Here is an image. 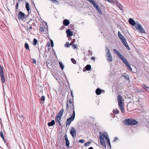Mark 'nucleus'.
Here are the masks:
<instances>
[{"label":"nucleus","mask_w":149,"mask_h":149,"mask_svg":"<svg viewBox=\"0 0 149 149\" xmlns=\"http://www.w3.org/2000/svg\"><path fill=\"white\" fill-rule=\"evenodd\" d=\"M99 137L100 143L101 145L103 147L106 148V146L104 140V138H105L107 140V143L109 144L110 143V140L107 133L106 132H103L102 133L101 132H100Z\"/></svg>","instance_id":"nucleus-1"},{"label":"nucleus","mask_w":149,"mask_h":149,"mask_svg":"<svg viewBox=\"0 0 149 149\" xmlns=\"http://www.w3.org/2000/svg\"><path fill=\"white\" fill-rule=\"evenodd\" d=\"M113 51L116 54L117 56L127 66L130 70L131 71H132V69L131 66L126 59L125 58V57L123 56L122 54H121L120 53H119V52L116 49H113Z\"/></svg>","instance_id":"nucleus-2"},{"label":"nucleus","mask_w":149,"mask_h":149,"mask_svg":"<svg viewBox=\"0 0 149 149\" xmlns=\"http://www.w3.org/2000/svg\"><path fill=\"white\" fill-rule=\"evenodd\" d=\"M63 111L64 110L63 109H61L58 114L57 115L55 119L56 123H58L60 125H61V124L60 123V121Z\"/></svg>","instance_id":"nucleus-3"},{"label":"nucleus","mask_w":149,"mask_h":149,"mask_svg":"<svg viewBox=\"0 0 149 149\" xmlns=\"http://www.w3.org/2000/svg\"><path fill=\"white\" fill-rule=\"evenodd\" d=\"M125 124L127 125H133L137 124V121L132 119H127L124 120Z\"/></svg>","instance_id":"nucleus-4"},{"label":"nucleus","mask_w":149,"mask_h":149,"mask_svg":"<svg viewBox=\"0 0 149 149\" xmlns=\"http://www.w3.org/2000/svg\"><path fill=\"white\" fill-rule=\"evenodd\" d=\"M75 113L74 109V111H73V113L71 115V116L68 118L66 121V126H67V125H70L71 123V121H73L75 118Z\"/></svg>","instance_id":"nucleus-5"},{"label":"nucleus","mask_w":149,"mask_h":149,"mask_svg":"<svg viewBox=\"0 0 149 149\" xmlns=\"http://www.w3.org/2000/svg\"><path fill=\"white\" fill-rule=\"evenodd\" d=\"M106 50L107 51L106 56L107 57V60L111 62L112 61V56L109 50L107 47H106Z\"/></svg>","instance_id":"nucleus-6"},{"label":"nucleus","mask_w":149,"mask_h":149,"mask_svg":"<svg viewBox=\"0 0 149 149\" xmlns=\"http://www.w3.org/2000/svg\"><path fill=\"white\" fill-rule=\"evenodd\" d=\"M0 77L1 82L3 84L5 82L6 78L4 76L3 68L1 65H0Z\"/></svg>","instance_id":"nucleus-7"},{"label":"nucleus","mask_w":149,"mask_h":149,"mask_svg":"<svg viewBox=\"0 0 149 149\" xmlns=\"http://www.w3.org/2000/svg\"><path fill=\"white\" fill-rule=\"evenodd\" d=\"M134 27L136 29L139 30L140 32L142 33H145V30L142 27L138 22H136V24Z\"/></svg>","instance_id":"nucleus-8"},{"label":"nucleus","mask_w":149,"mask_h":149,"mask_svg":"<svg viewBox=\"0 0 149 149\" xmlns=\"http://www.w3.org/2000/svg\"><path fill=\"white\" fill-rule=\"evenodd\" d=\"M76 131L74 127H71L70 133L72 136L74 138L76 136Z\"/></svg>","instance_id":"nucleus-9"},{"label":"nucleus","mask_w":149,"mask_h":149,"mask_svg":"<svg viewBox=\"0 0 149 149\" xmlns=\"http://www.w3.org/2000/svg\"><path fill=\"white\" fill-rule=\"evenodd\" d=\"M117 100L119 106L123 105V101L122 96L119 95L117 97Z\"/></svg>","instance_id":"nucleus-10"},{"label":"nucleus","mask_w":149,"mask_h":149,"mask_svg":"<svg viewBox=\"0 0 149 149\" xmlns=\"http://www.w3.org/2000/svg\"><path fill=\"white\" fill-rule=\"evenodd\" d=\"M93 5L97 11L98 13L100 14H102V12L100 8L95 1Z\"/></svg>","instance_id":"nucleus-11"},{"label":"nucleus","mask_w":149,"mask_h":149,"mask_svg":"<svg viewBox=\"0 0 149 149\" xmlns=\"http://www.w3.org/2000/svg\"><path fill=\"white\" fill-rule=\"evenodd\" d=\"M120 40L123 42V44L125 46V47L127 48L128 50L130 49L127 43L126 42V40L125 38V37L123 38Z\"/></svg>","instance_id":"nucleus-12"},{"label":"nucleus","mask_w":149,"mask_h":149,"mask_svg":"<svg viewBox=\"0 0 149 149\" xmlns=\"http://www.w3.org/2000/svg\"><path fill=\"white\" fill-rule=\"evenodd\" d=\"M26 15H25L24 13L21 11H20L18 15V19H24L26 17Z\"/></svg>","instance_id":"nucleus-13"},{"label":"nucleus","mask_w":149,"mask_h":149,"mask_svg":"<svg viewBox=\"0 0 149 149\" xmlns=\"http://www.w3.org/2000/svg\"><path fill=\"white\" fill-rule=\"evenodd\" d=\"M129 23V24L132 26H134L136 24V22H135L134 20V19H129L128 21Z\"/></svg>","instance_id":"nucleus-14"},{"label":"nucleus","mask_w":149,"mask_h":149,"mask_svg":"<svg viewBox=\"0 0 149 149\" xmlns=\"http://www.w3.org/2000/svg\"><path fill=\"white\" fill-rule=\"evenodd\" d=\"M65 140L66 142V146L67 147H68L69 146V145H70V143L69 141V140H68V139L67 138V135L66 134L65 135Z\"/></svg>","instance_id":"nucleus-15"},{"label":"nucleus","mask_w":149,"mask_h":149,"mask_svg":"<svg viewBox=\"0 0 149 149\" xmlns=\"http://www.w3.org/2000/svg\"><path fill=\"white\" fill-rule=\"evenodd\" d=\"M66 33L68 36H72L73 35V32L71 31L69 29H68L66 31Z\"/></svg>","instance_id":"nucleus-16"},{"label":"nucleus","mask_w":149,"mask_h":149,"mask_svg":"<svg viewBox=\"0 0 149 149\" xmlns=\"http://www.w3.org/2000/svg\"><path fill=\"white\" fill-rule=\"evenodd\" d=\"M21 0H17L16 2V4L15 6V10L17 11H18V5L20 3V1Z\"/></svg>","instance_id":"nucleus-17"},{"label":"nucleus","mask_w":149,"mask_h":149,"mask_svg":"<svg viewBox=\"0 0 149 149\" xmlns=\"http://www.w3.org/2000/svg\"><path fill=\"white\" fill-rule=\"evenodd\" d=\"M115 2L116 4L119 7V8L120 10H122L123 9L122 6L121 4L119 3L116 1H115Z\"/></svg>","instance_id":"nucleus-18"},{"label":"nucleus","mask_w":149,"mask_h":149,"mask_svg":"<svg viewBox=\"0 0 149 149\" xmlns=\"http://www.w3.org/2000/svg\"><path fill=\"white\" fill-rule=\"evenodd\" d=\"M69 23L70 22L67 19L64 20L63 21V24L65 26L68 25L69 24Z\"/></svg>","instance_id":"nucleus-19"},{"label":"nucleus","mask_w":149,"mask_h":149,"mask_svg":"<svg viewBox=\"0 0 149 149\" xmlns=\"http://www.w3.org/2000/svg\"><path fill=\"white\" fill-rule=\"evenodd\" d=\"M55 124V121L54 120H52V121L51 122L49 123H48V125L49 126H52L53 125H54Z\"/></svg>","instance_id":"nucleus-20"},{"label":"nucleus","mask_w":149,"mask_h":149,"mask_svg":"<svg viewBox=\"0 0 149 149\" xmlns=\"http://www.w3.org/2000/svg\"><path fill=\"white\" fill-rule=\"evenodd\" d=\"M95 92L97 95H99L101 93V90L99 88H97Z\"/></svg>","instance_id":"nucleus-21"},{"label":"nucleus","mask_w":149,"mask_h":149,"mask_svg":"<svg viewBox=\"0 0 149 149\" xmlns=\"http://www.w3.org/2000/svg\"><path fill=\"white\" fill-rule=\"evenodd\" d=\"M86 69L87 71H89L91 70V67L90 65H87L86 66Z\"/></svg>","instance_id":"nucleus-22"},{"label":"nucleus","mask_w":149,"mask_h":149,"mask_svg":"<svg viewBox=\"0 0 149 149\" xmlns=\"http://www.w3.org/2000/svg\"><path fill=\"white\" fill-rule=\"evenodd\" d=\"M26 8L27 11L29 12L30 10L29 5L28 3L26 2Z\"/></svg>","instance_id":"nucleus-23"},{"label":"nucleus","mask_w":149,"mask_h":149,"mask_svg":"<svg viewBox=\"0 0 149 149\" xmlns=\"http://www.w3.org/2000/svg\"><path fill=\"white\" fill-rule=\"evenodd\" d=\"M38 41L36 38H34L33 41V45L34 46H36L37 45Z\"/></svg>","instance_id":"nucleus-24"},{"label":"nucleus","mask_w":149,"mask_h":149,"mask_svg":"<svg viewBox=\"0 0 149 149\" xmlns=\"http://www.w3.org/2000/svg\"><path fill=\"white\" fill-rule=\"evenodd\" d=\"M119 106V107H120V108L121 111L123 113H124V111H125V109H124V107H123V105H121V106Z\"/></svg>","instance_id":"nucleus-25"},{"label":"nucleus","mask_w":149,"mask_h":149,"mask_svg":"<svg viewBox=\"0 0 149 149\" xmlns=\"http://www.w3.org/2000/svg\"><path fill=\"white\" fill-rule=\"evenodd\" d=\"M24 47L26 49H29V46L28 43H26L25 44Z\"/></svg>","instance_id":"nucleus-26"},{"label":"nucleus","mask_w":149,"mask_h":149,"mask_svg":"<svg viewBox=\"0 0 149 149\" xmlns=\"http://www.w3.org/2000/svg\"><path fill=\"white\" fill-rule=\"evenodd\" d=\"M59 64L60 67H61V69L63 70L64 68V66L62 64V63L61 62H59Z\"/></svg>","instance_id":"nucleus-27"},{"label":"nucleus","mask_w":149,"mask_h":149,"mask_svg":"<svg viewBox=\"0 0 149 149\" xmlns=\"http://www.w3.org/2000/svg\"><path fill=\"white\" fill-rule=\"evenodd\" d=\"M113 112L114 113L116 114H118L119 113V111L116 109H113Z\"/></svg>","instance_id":"nucleus-28"},{"label":"nucleus","mask_w":149,"mask_h":149,"mask_svg":"<svg viewBox=\"0 0 149 149\" xmlns=\"http://www.w3.org/2000/svg\"><path fill=\"white\" fill-rule=\"evenodd\" d=\"M123 76L126 78L127 79L129 80L130 79V77L128 75L124 74Z\"/></svg>","instance_id":"nucleus-29"},{"label":"nucleus","mask_w":149,"mask_h":149,"mask_svg":"<svg viewBox=\"0 0 149 149\" xmlns=\"http://www.w3.org/2000/svg\"><path fill=\"white\" fill-rule=\"evenodd\" d=\"M107 1L111 3L114 4H115L116 3L115 1H114L113 0H107Z\"/></svg>","instance_id":"nucleus-30"},{"label":"nucleus","mask_w":149,"mask_h":149,"mask_svg":"<svg viewBox=\"0 0 149 149\" xmlns=\"http://www.w3.org/2000/svg\"><path fill=\"white\" fill-rule=\"evenodd\" d=\"M71 61L74 64H75L76 63V61L73 58H72L71 59Z\"/></svg>","instance_id":"nucleus-31"},{"label":"nucleus","mask_w":149,"mask_h":149,"mask_svg":"<svg viewBox=\"0 0 149 149\" xmlns=\"http://www.w3.org/2000/svg\"><path fill=\"white\" fill-rule=\"evenodd\" d=\"M91 143V142H88L86 143H85L84 144V145L85 146H89Z\"/></svg>","instance_id":"nucleus-32"},{"label":"nucleus","mask_w":149,"mask_h":149,"mask_svg":"<svg viewBox=\"0 0 149 149\" xmlns=\"http://www.w3.org/2000/svg\"><path fill=\"white\" fill-rule=\"evenodd\" d=\"M45 97L44 96H42L41 98V99H40V100L43 101V102H44L45 100Z\"/></svg>","instance_id":"nucleus-33"},{"label":"nucleus","mask_w":149,"mask_h":149,"mask_svg":"<svg viewBox=\"0 0 149 149\" xmlns=\"http://www.w3.org/2000/svg\"><path fill=\"white\" fill-rule=\"evenodd\" d=\"M69 102H70V103L72 104V105L73 106V109H74V105H73V102H72V101L71 100H69Z\"/></svg>","instance_id":"nucleus-34"},{"label":"nucleus","mask_w":149,"mask_h":149,"mask_svg":"<svg viewBox=\"0 0 149 149\" xmlns=\"http://www.w3.org/2000/svg\"><path fill=\"white\" fill-rule=\"evenodd\" d=\"M0 135H1V138H3V139H4V136H3V132L2 131L0 132Z\"/></svg>","instance_id":"nucleus-35"},{"label":"nucleus","mask_w":149,"mask_h":149,"mask_svg":"<svg viewBox=\"0 0 149 149\" xmlns=\"http://www.w3.org/2000/svg\"><path fill=\"white\" fill-rule=\"evenodd\" d=\"M88 1L91 3V4H92L95 3V1H94L93 0H86Z\"/></svg>","instance_id":"nucleus-36"},{"label":"nucleus","mask_w":149,"mask_h":149,"mask_svg":"<svg viewBox=\"0 0 149 149\" xmlns=\"http://www.w3.org/2000/svg\"><path fill=\"white\" fill-rule=\"evenodd\" d=\"M88 1L91 3V4H92L95 3V1H94L93 0H86Z\"/></svg>","instance_id":"nucleus-37"},{"label":"nucleus","mask_w":149,"mask_h":149,"mask_svg":"<svg viewBox=\"0 0 149 149\" xmlns=\"http://www.w3.org/2000/svg\"><path fill=\"white\" fill-rule=\"evenodd\" d=\"M70 45L69 43L68 42H67L65 45V46L66 47H70Z\"/></svg>","instance_id":"nucleus-38"},{"label":"nucleus","mask_w":149,"mask_h":149,"mask_svg":"<svg viewBox=\"0 0 149 149\" xmlns=\"http://www.w3.org/2000/svg\"><path fill=\"white\" fill-rule=\"evenodd\" d=\"M39 29L41 32L44 31V28L42 27H40L39 28Z\"/></svg>","instance_id":"nucleus-39"},{"label":"nucleus","mask_w":149,"mask_h":149,"mask_svg":"<svg viewBox=\"0 0 149 149\" xmlns=\"http://www.w3.org/2000/svg\"><path fill=\"white\" fill-rule=\"evenodd\" d=\"M85 142V140L84 139H81L79 140V142L81 143H84Z\"/></svg>","instance_id":"nucleus-40"},{"label":"nucleus","mask_w":149,"mask_h":149,"mask_svg":"<svg viewBox=\"0 0 149 149\" xmlns=\"http://www.w3.org/2000/svg\"><path fill=\"white\" fill-rule=\"evenodd\" d=\"M50 42L51 44V46L52 47H53L54 46V43L53 41L52 40H50Z\"/></svg>","instance_id":"nucleus-41"},{"label":"nucleus","mask_w":149,"mask_h":149,"mask_svg":"<svg viewBox=\"0 0 149 149\" xmlns=\"http://www.w3.org/2000/svg\"><path fill=\"white\" fill-rule=\"evenodd\" d=\"M72 47L74 49H75L77 48V45L74 44H73V45H72Z\"/></svg>","instance_id":"nucleus-42"},{"label":"nucleus","mask_w":149,"mask_h":149,"mask_svg":"<svg viewBox=\"0 0 149 149\" xmlns=\"http://www.w3.org/2000/svg\"><path fill=\"white\" fill-rule=\"evenodd\" d=\"M118 37L120 40L124 38V37L122 35H121Z\"/></svg>","instance_id":"nucleus-43"},{"label":"nucleus","mask_w":149,"mask_h":149,"mask_svg":"<svg viewBox=\"0 0 149 149\" xmlns=\"http://www.w3.org/2000/svg\"><path fill=\"white\" fill-rule=\"evenodd\" d=\"M33 63L34 64H36V59H33Z\"/></svg>","instance_id":"nucleus-44"},{"label":"nucleus","mask_w":149,"mask_h":149,"mask_svg":"<svg viewBox=\"0 0 149 149\" xmlns=\"http://www.w3.org/2000/svg\"><path fill=\"white\" fill-rule=\"evenodd\" d=\"M121 35H122L121 33H120V32L119 31H118V37H119L120 36H121Z\"/></svg>","instance_id":"nucleus-45"},{"label":"nucleus","mask_w":149,"mask_h":149,"mask_svg":"<svg viewBox=\"0 0 149 149\" xmlns=\"http://www.w3.org/2000/svg\"><path fill=\"white\" fill-rule=\"evenodd\" d=\"M52 1L54 3H57L58 2V1H57L56 0H52Z\"/></svg>","instance_id":"nucleus-46"},{"label":"nucleus","mask_w":149,"mask_h":149,"mask_svg":"<svg viewBox=\"0 0 149 149\" xmlns=\"http://www.w3.org/2000/svg\"><path fill=\"white\" fill-rule=\"evenodd\" d=\"M69 107V106H68V103L67 102V104L66 107V109H68L69 108V107Z\"/></svg>","instance_id":"nucleus-47"},{"label":"nucleus","mask_w":149,"mask_h":149,"mask_svg":"<svg viewBox=\"0 0 149 149\" xmlns=\"http://www.w3.org/2000/svg\"><path fill=\"white\" fill-rule=\"evenodd\" d=\"M95 59V58L94 57H92L91 58V59L92 60H94Z\"/></svg>","instance_id":"nucleus-48"},{"label":"nucleus","mask_w":149,"mask_h":149,"mask_svg":"<svg viewBox=\"0 0 149 149\" xmlns=\"http://www.w3.org/2000/svg\"><path fill=\"white\" fill-rule=\"evenodd\" d=\"M118 138L117 137H116L114 139V141H115L116 140H117Z\"/></svg>","instance_id":"nucleus-49"},{"label":"nucleus","mask_w":149,"mask_h":149,"mask_svg":"<svg viewBox=\"0 0 149 149\" xmlns=\"http://www.w3.org/2000/svg\"><path fill=\"white\" fill-rule=\"evenodd\" d=\"M29 29H32V27L31 26H30L29 27Z\"/></svg>","instance_id":"nucleus-50"},{"label":"nucleus","mask_w":149,"mask_h":149,"mask_svg":"<svg viewBox=\"0 0 149 149\" xmlns=\"http://www.w3.org/2000/svg\"><path fill=\"white\" fill-rule=\"evenodd\" d=\"M88 52L89 53V54H90V53H91V55H92V53L91 52V51H90V50H89Z\"/></svg>","instance_id":"nucleus-51"},{"label":"nucleus","mask_w":149,"mask_h":149,"mask_svg":"<svg viewBox=\"0 0 149 149\" xmlns=\"http://www.w3.org/2000/svg\"><path fill=\"white\" fill-rule=\"evenodd\" d=\"M88 149H93L92 147H91L88 148Z\"/></svg>","instance_id":"nucleus-52"},{"label":"nucleus","mask_w":149,"mask_h":149,"mask_svg":"<svg viewBox=\"0 0 149 149\" xmlns=\"http://www.w3.org/2000/svg\"><path fill=\"white\" fill-rule=\"evenodd\" d=\"M145 87H146V88H144V89H146V88L148 89V88H148V86H146Z\"/></svg>","instance_id":"nucleus-53"},{"label":"nucleus","mask_w":149,"mask_h":149,"mask_svg":"<svg viewBox=\"0 0 149 149\" xmlns=\"http://www.w3.org/2000/svg\"><path fill=\"white\" fill-rule=\"evenodd\" d=\"M73 43H72V42L70 43V45H72H72H73Z\"/></svg>","instance_id":"nucleus-54"},{"label":"nucleus","mask_w":149,"mask_h":149,"mask_svg":"<svg viewBox=\"0 0 149 149\" xmlns=\"http://www.w3.org/2000/svg\"><path fill=\"white\" fill-rule=\"evenodd\" d=\"M109 144V147H110V148H111V144L110 143L109 144Z\"/></svg>","instance_id":"nucleus-55"},{"label":"nucleus","mask_w":149,"mask_h":149,"mask_svg":"<svg viewBox=\"0 0 149 149\" xmlns=\"http://www.w3.org/2000/svg\"><path fill=\"white\" fill-rule=\"evenodd\" d=\"M143 85L145 87H146V85L144 84H143Z\"/></svg>","instance_id":"nucleus-56"},{"label":"nucleus","mask_w":149,"mask_h":149,"mask_svg":"<svg viewBox=\"0 0 149 149\" xmlns=\"http://www.w3.org/2000/svg\"><path fill=\"white\" fill-rule=\"evenodd\" d=\"M48 46H50V44H49V45H47Z\"/></svg>","instance_id":"nucleus-57"},{"label":"nucleus","mask_w":149,"mask_h":149,"mask_svg":"<svg viewBox=\"0 0 149 149\" xmlns=\"http://www.w3.org/2000/svg\"><path fill=\"white\" fill-rule=\"evenodd\" d=\"M48 46H50V44H49V45H47Z\"/></svg>","instance_id":"nucleus-58"},{"label":"nucleus","mask_w":149,"mask_h":149,"mask_svg":"<svg viewBox=\"0 0 149 149\" xmlns=\"http://www.w3.org/2000/svg\"><path fill=\"white\" fill-rule=\"evenodd\" d=\"M71 93L72 96V97H73V96H72V93Z\"/></svg>","instance_id":"nucleus-59"},{"label":"nucleus","mask_w":149,"mask_h":149,"mask_svg":"<svg viewBox=\"0 0 149 149\" xmlns=\"http://www.w3.org/2000/svg\"><path fill=\"white\" fill-rule=\"evenodd\" d=\"M15 0H13L14 1Z\"/></svg>","instance_id":"nucleus-60"},{"label":"nucleus","mask_w":149,"mask_h":149,"mask_svg":"<svg viewBox=\"0 0 149 149\" xmlns=\"http://www.w3.org/2000/svg\"><path fill=\"white\" fill-rule=\"evenodd\" d=\"M51 0V1H52V0Z\"/></svg>","instance_id":"nucleus-61"},{"label":"nucleus","mask_w":149,"mask_h":149,"mask_svg":"<svg viewBox=\"0 0 149 149\" xmlns=\"http://www.w3.org/2000/svg\"><path fill=\"white\" fill-rule=\"evenodd\" d=\"M51 0V1H52V0Z\"/></svg>","instance_id":"nucleus-62"}]
</instances>
